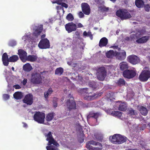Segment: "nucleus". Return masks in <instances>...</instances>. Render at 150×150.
<instances>
[{
    "label": "nucleus",
    "instance_id": "34",
    "mask_svg": "<svg viewBox=\"0 0 150 150\" xmlns=\"http://www.w3.org/2000/svg\"><path fill=\"white\" fill-rule=\"evenodd\" d=\"M130 38L132 40L134 41L136 39L138 38L141 37V34H139L138 33H136L135 34H131L130 35Z\"/></svg>",
    "mask_w": 150,
    "mask_h": 150
},
{
    "label": "nucleus",
    "instance_id": "44",
    "mask_svg": "<svg viewBox=\"0 0 150 150\" xmlns=\"http://www.w3.org/2000/svg\"><path fill=\"white\" fill-rule=\"evenodd\" d=\"M46 148L47 150H59L58 149L55 148L54 146L52 145L47 146Z\"/></svg>",
    "mask_w": 150,
    "mask_h": 150
},
{
    "label": "nucleus",
    "instance_id": "53",
    "mask_svg": "<svg viewBox=\"0 0 150 150\" xmlns=\"http://www.w3.org/2000/svg\"><path fill=\"white\" fill-rule=\"evenodd\" d=\"M68 98H69V99H70L71 100H74V98L73 97V96L71 94H69L68 96Z\"/></svg>",
    "mask_w": 150,
    "mask_h": 150
},
{
    "label": "nucleus",
    "instance_id": "57",
    "mask_svg": "<svg viewBox=\"0 0 150 150\" xmlns=\"http://www.w3.org/2000/svg\"><path fill=\"white\" fill-rule=\"evenodd\" d=\"M62 0H57L56 2L55 3L57 4L61 5L62 4Z\"/></svg>",
    "mask_w": 150,
    "mask_h": 150
},
{
    "label": "nucleus",
    "instance_id": "5",
    "mask_svg": "<svg viewBox=\"0 0 150 150\" xmlns=\"http://www.w3.org/2000/svg\"><path fill=\"white\" fill-rule=\"evenodd\" d=\"M45 116V113L39 111L36 112L34 115L33 118L38 123L42 124L44 122Z\"/></svg>",
    "mask_w": 150,
    "mask_h": 150
},
{
    "label": "nucleus",
    "instance_id": "52",
    "mask_svg": "<svg viewBox=\"0 0 150 150\" xmlns=\"http://www.w3.org/2000/svg\"><path fill=\"white\" fill-rule=\"evenodd\" d=\"M79 17L80 18H81L84 17V15L81 11H80L79 13Z\"/></svg>",
    "mask_w": 150,
    "mask_h": 150
},
{
    "label": "nucleus",
    "instance_id": "55",
    "mask_svg": "<svg viewBox=\"0 0 150 150\" xmlns=\"http://www.w3.org/2000/svg\"><path fill=\"white\" fill-rule=\"evenodd\" d=\"M61 5L66 8H67L68 7L67 4L64 3H62Z\"/></svg>",
    "mask_w": 150,
    "mask_h": 150
},
{
    "label": "nucleus",
    "instance_id": "24",
    "mask_svg": "<svg viewBox=\"0 0 150 150\" xmlns=\"http://www.w3.org/2000/svg\"><path fill=\"white\" fill-rule=\"evenodd\" d=\"M120 69L121 71H124L125 70H127L129 66L128 64L125 62H122L120 63L119 64Z\"/></svg>",
    "mask_w": 150,
    "mask_h": 150
},
{
    "label": "nucleus",
    "instance_id": "40",
    "mask_svg": "<svg viewBox=\"0 0 150 150\" xmlns=\"http://www.w3.org/2000/svg\"><path fill=\"white\" fill-rule=\"evenodd\" d=\"M111 114L113 116L119 117H121L122 115V112L119 111H112Z\"/></svg>",
    "mask_w": 150,
    "mask_h": 150
},
{
    "label": "nucleus",
    "instance_id": "37",
    "mask_svg": "<svg viewBox=\"0 0 150 150\" xmlns=\"http://www.w3.org/2000/svg\"><path fill=\"white\" fill-rule=\"evenodd\" d=\"M63 72V69L62 67H59L55 69V74L60 76L62 74Z\"/></svg>",
    "mask_w": 150,
    "mask_h": 150
},
{
    "label": "nucleus",
    "instance_id": "32",
    "mask_svg": "<svg viewBox=\"0 0 150 150\" xmlns=\"http://www.w3.org/2000/svg\"><path fill=\"white\" fill-rule=\"evenodd\" d=\"M98 11H100L102 12H106L108 11L109 8L106 7L103 4L101 6H98Z\"/></svg>",
    "mask_w": 150,
    "mask_h": 150
},
{
    "label": "nucleus",
    "instance_id": "1",
    "mask_svg": "<svg viewBox=\"0 0 150 150\" xmlns=\"http://www.w3.org/2000/svg\"><path fill=\"white\" fill-rule=\"evenodd\" d=\"M44 72H40V73H38L37 72L32 73L30 79L31 83L35 85L42 83V79L41 74H42Z\"/></svg>",
    "mask_w": 150,
    "mask_h": 150
},
{
    "label": "nucleus",
    "instance_id": "13",
    "mask_svg": "<svg viewBox=\"0 0 150 150\" xmlns=\"http://www.w3.org/2000/svg\"><path fill=\"white\" fill-rule=\"evenodd\" d=\"M81 7L83 12L86 15H89L91 12V9L87 3H83L81 4Z\"/></svg>",
    "mask_w": 150,
    "mask_h": 150
},
{
    "label": "nucleus",
    "instance_id": "42",
    "mask_svg": "<svg viewBox=\"0 0 150 150\" xmlns=\"http://www.w3.org/2000/svg\"><path fill=\"white\" fill-rule=\"evenodd\" d=\"M66 19L69 21H72L74 19V18L71 13H69L66 16Z\"/></svg>",
    "mask_w": 150,
    "mask_h": 150
},
{
    "label": "nucleus",
    "instance_id": "2",
    "mask_svg": "<svg viewBox=\"0 0 150 150\" xmlns=\"http://www.w3.org/2000/svg\"><path fill=\"white\" fill-rule=\"evenodd\" d=\"M86 147L89 150H101L102 148V145L92 140L86 142Z\"/></svg>",
    "mask_w": 150,
    "mask_h": 150
},
{
    "label": "nucleus",
    "instance_id": "9",
    "mask_svg": "<svg viewBox=\"0 0 150 150\" xmlns=\"http://www.w3.org/2000/svg\"><path fill=\"white\" fill-rule=\"evenodd\" d=\"M123 74L124 77L129 79L134 77L136 75V72L133 70L127 69L124 71Z\"/></svg>",
    "mask_w": 150,
    "mask_h": 150
},
{
    "label": "nucleus",
    "instance_id": "14",
    "mask_svg": "<svg viewBox=\"0 0 150 150\" xmlns=\"http://www.w3.org/2000/svg\"><path fill=\"white\" fill-rule=\"evenodd\" d=\"M66 105L69 111L76 109V103L75 100L69 99L66 103Z\"/></svg>",
    "mask_w": 150,
    "mask_h": 150
},
{
    "label": "nucleus",
    "instance_id": "25",
    "mask_svg": "<svg viewBox=\"0 0 150 150\" xmlns=\"http://www.w3.org/2000/svg\"><path fill=\"white\" fill-rule=\"evenodd\" d=\"M23 69L25 71L29 72L31 71L32 69V67L30 64L27 63L24 65L23 67Z\"/></svg>",
    "mask_w": 150,
    "mask_h": 150
},
{
    "label": "nucleus",
    "instance_id": "36",
    "mask_svg": "<svg viewBox=\"0 0 150 150\" xmlns=\"http://www.w3.org/2000/svg\"><path fill=\"white\" fill-rule=\"evenodd\" d=\"M118 109L120 111H125L127 109V106L126 104L125 103H121L119 105Z\"/></svg>",
    "mask_w": 150,
    "mask_h": 150
},
{
    "label": "nucleus",
    "instance_id": "35",
    "mask_svg": "<svg viewBox=\"0 0 150 150\" xmlns=\"http://www.w3.org/2000/svg\"><path fill=\"white\" fill-rule=\"evenodd\" d=\"M140 111L141 114L144 116L146 115L148 112L147 108L143 106H142L140 108Z\"/></svg>",
    "mask_w": 150,
    "mask_h": 150
},
{
    "label": "nucleus",
    "instance_id": "6",
    "mask_svg": "<svg viewBox=\"0 0 150 150\" xmlns=\"http://www.w3.org/2000/svg\"><path fill=\"white\" fill-rule=\"evenodd\" d=\"M150 78V71L148 70H143L139 77V80L142 82H145Z\"/></svg>",
    "mask_w": 150,
    "mask_h": 150
},
{
    "label": "nucleus",
    "instance_id": "26",
    "mask_svg": "<svg viewBox=\"0 0 150 150\" xmlns=\"http://www.w3.org/2000/svg\"><path fill=\"white\" fill-rule=\"evenodd\" d=\"M117 136H118V134H115L112 136H110L109 137L110 141L113 144H117Z\"/></svg>",
    "mask_w": 150,
    "mask_h": 150
},
{
    "label": "nucleus",
    "instance_id": "47",
    "mask_svg": "<svg viewBox=\"0 0 150 150\" xmlns=\"http://www.w3.org/2000/svg\"><path fill=\"white\" fill-rule=\"evenodd\" d=\"M95 2L97 4L100 6L103 4L104 2V1H102V0H95Z\"/></svg>",
    "mask_w": 150,
    "mask_h": 150
},
{
    "label": "nucleus",
    "instance_id": "16",
    "mask_svg": "<svg viewBox=\"0 0 150 150\" xmlns=\"http://www.w3.org/2000/svg\"><path fill=\"white\" fill-rule=\"evenodd\" d=\"M18 55L21 60L23 62H25L26 61V58L27 56V52L23 50L19 49L18 51Z\"/></svg>",
    "mask_w": 150,
    "mask_h": 150
},
{
    "label": "nucleus",
    "instance_id": "23",
    "mask_svg": "<svg viewBox=\"0 0 150 150\" xmlns=\"http://www.w3.org/2000/svg\"><path fill=\"white\" fill-rule=\"evenodd\" d=\"M117 137V144H122L125 142L127 140V138L126 137L120 134H118Z\"/></svg>",
    "mask_w": 150,
    "mask_h": 150
},
{
    "label": "nucleus",
    "instance_id": "48",
    "mask_svg": "<svg viewBox=\"0 0 150 150\" xmlns=\"http://www.w3.org/2000/svg\"><path fill=\"white\" fill-rule=\"evenodd\" d=\"M128 114H130L132 115H135V111L132 108H131L129 110Z\"/></svg>",
    "mask_w": 150,
    "mask_h": 150
},
{
    "label": "nucleus",
    "instance_id": "8",
    "mask_svg": "<svg viewBox=\"0 0 150 150\" xmlns=\"http://www.w3.org/2000/svg\"><path fill=\"white\" fill-rule=\"evenodd\" d=\"M46 136L47 137L46 140L48 141V145L53 144L56 146H59V144L53 138L52 133L51 132H48Z\"/></svg>",
    "mask_w": 150,
    "mask_h": 150
},
{
    "label": "nucleus",
    "instance_id": "12",
    "mask_svg": "<svg viewBox=\"0 0 150 150\" xmlns=\"http://www.w3.org/2000/svg\"><path fill=\"white\" fill-rule=\"evenodd\" d=\"M127 61L133 64H136L140 62V59L135 55H129L127 57Z\"/></svg>",
    "mask_w": 150,
    "mask_h": 150
},
{
    "label": "nucleus",
    "instance_id": "31",
    "mask_svg": "<svg viewBox=\"0 0 150 150\" xmlns=\"http://www.w3.org/2000/svg\"><path fill=\"white\" fill-rule=\"evenodd\" d=\"M54 113V112L49 113L46 115V119L47 122L51 121L53 118Z\"/></svg>",
    "mask_w": 150,
    "mask_h": 150
},
{
    "label": "nucleus",
    "instance_id": "58",
    "mask_svg": "<svg viewBox=\"0 0 150 150\" xmlns=\"http://www.w3.org/2000/svg\"><path fill=\"white\" fill-rule=\"evenodd\" d=\"M125 40L127 41H132L131 39L130 38V36L129 37H127L125 38Z\"/></svg>",
    "mask_w": 150,
    "mask_h": 150
},
{
    "label": "nucleus",
    "instance_id": "56",
    "mask_svg": "<svg viewBox=\"0 0 150 150\" xmlns=\"http://www.w3.org/2000/svg\"><path fill=\"white\" fill-rule=\"evenodd\" d=\"M27 80L26 79H24L22 83L24 86H25L27 83Z\"/></svg>",
    "mask_w": 150,
    "mask_h": 150
},
{
    "label": "nucleus",
    "instance_id": "29",
    "mask_svg": "<svg viewBox=\"0 0 150 150\" xmlns=\"http://www.w3.org/2000/svg\"><path fill=\"white\" fill-rule=\"evenodd\" d=\"M115 53L116 51L115 52L113 50H110L106 53V56L108 58H112L115 57Z\"/></svg>",
    "mask_w": 150,
    "mask_h": 150
},
{
    "label": "nucleus",
    "instance_id": "4",
    "mask_svg": "<svg viewBox=\"0 0 150 150\" xmlns=\"http://www.w3.org/2000/svg\"><path fill=\"white\" fill-rule=\"evenodd\" d=\"M97 77L100 81H103L106 76L107 72L104 67H100L96 70Z\"/></svg>",
    "mask_w": 150,
    "mask_h": 150
},
{
    "label": "nucleus",
    "instance_id": "45",
    "mask_svg": "<svg viewBox=\"0 0 150 150\" xmlns=\"http://www.w3.org/2000/svg\"><path fill=\"white\" fill-rule=\"evenodd\" d=\"M144 6L145 11L146 12H149L150 10V6L149 4L144 5Z\"/></svg>",
    "mask_w": 150,
    "mask_h": 150
},
{
    "label": "nucleus",
    "instance_id": "39",
    "mask_svg": "<svg viewBox=\"0 0 150 150\" xmlns=\"http://www.w3.org/2000/svg\"><path fill=\"white\" fill-rule=\"evenodd\" d=\"M83 35V36L85 37H89L91 40H92L93 39V35L90 31H88V32H87L86 31H84Z\"/></svg>",
    "mask_w": 150,
    "mask_h": 150
},
{
    "label": "nucleus",
    "instance_id": "30",
    "mask_svg": "<svg viewBox=\"0 0 150 150\" xmlns=\"http://www.w3.org/2000/svg\"><path fill=\"white\" fill-rule=\"evenodd\" d=\"M14 98L16 100L21 99L23 95L22 93L20 92H16L13 95Z\"/></svg>",
    "mask_w": 150,
    "mask_h": 150
},
{
    "label": "nucleus",
    "instance_id": "28",
    "mask_svg": "<svg viewBox=\"0 0 150 150\" xmlns=\"http://www.w3.org/2000/svg\"><path fill=\"white\" fill-rule=\"evenodd\" d=\"M135 4L138 8H142L144 6V2L143 0H136Z\"/></svg>",
    "mask_w": 150,
    "mask_h": 150
},
{
    "label": "nucleus",
    "instance_id": "17",
    "mask_svg": "<svg viewBox=\"0 0 150 150\" xmlns=\"http://www.w3.org/2000/svg\"><path fill=\"white\" fill-rule=\"evenodd\" d=\"M115 57L116 58L119 60H124L126 57V53L125 51L121 52H117L116 51Z\"/></svg>",
    "mask_w": 150,
    "mask_h": 150
},
{
    "label": "nucleus",
    "instance_id": "21",
    "mask_svg": "<svg viewBox=\"0 0 150 150\" xmlns=\"http://www.w3.org/2000/svg\"><path fill=\"white\" fill-rule=\"evenodd\" d=\"M2 60L3 63L5 66H8L9 64V60L8 55L6 53H4L2 55Z\"/></svg>",
    "mask_w": 150,
    "mask_h": 150
},
{
    "label": "nucleus",
    "instance_id": "50",
    "mask_svg": "<svg viewBox=\"0 0 150 150\" xmlns=\"http://www.w3.org/2000/svg\"><path fill=\"white\" fill-rule=\"evenodd\" d=\"M3 97L4 99L5 100L8 99L9 98V96L7 94H4L3 96Z\"/></svg>",
    "mask_w": 150,
    "mask_h": 150
},
{
    "label": "nucleus",
    "instance_id": "62",
    "mask_svg": "<svg viewBox=\"0 0 150 150\" xmlns=\"http://www.w3.org/2000/svg\"><path fill=\"white\" fill-rule=\"evenodd\" d=\"M110 47L114 49H117L118 48V46H111Z\"/></svg>",
    "mask_w": 150,
    "mask_h": 150
},
{
    "label": "nucleus",
    "instance_id": "54",
    "mask_svg": "<svg viewBox=\"0 0 150 150\" xmlns=\"http://www.w3.org/2000/svg\"><path fill=\"white\" fill-rule=\"evenodd\" d=\"M13 87L16 89H19L21 88V87L18 84L14 85V86H13Z\"/></svg>",
    "mask_w": 150,
    "mask_h": 150
},
{
    "label": "nucleus",
    "instance_id": "64",
    "mask_svg": "<svg viewBox=\"0 0 150 150\" xmlns=\"http://www.w3.org/2000/svg\"><path fill=\"white\" fill-rule=\"evenodd\" d=\"M23 126L24 127H26L27 126V125L26 123H23Z\"/></svg>",
    "mask_w": 150,
    "mask_h": 150
},
{
    "label": "nucleus",
    "instance_id": "33",
    "mask_svg": "<svg viewBox=\"0 0 150 150\" xmlns=\"http://www.w3.org/2000/svg\"><path fill=\"white\" fill-rule=\"evenodd\" d=\"M125 81L122 78H120L116 83V84L119 86H125Z\"/></svg>",
    "mask_w": 150,
    "mask_h": 150
},
{
    "label": "nucleus",
    "instance_id": "22",
    "mask_svg": "<svg viewBox=\"0 0 150 150\" xmlns=\"http://www.w3.org/2000/svg\"><path fill=\"white\" fill-rule=\"evenodd\" d=\"M108 43V39L105 37H103L101 38L99 43V46L102 47H105Z\"/></svg>",
    "mask_w": 150,
    "mask_h": 150
},
{
    "label": "nucleus",
    "instance_id": "46",
    "mask_svg": "<svg viewBox=\"0 0 150 150\" xmlns=\"http://www.w3.org/2000/svg\"><path fill=\"white\" fill-rule=\"evenodd\" d=\"M16 45V42L14 41H11L9 43V45L10 46L13 47Z\"/></svg>",
    "mask_w": 150,
    "mask_h": 150
},
{
    "label": "nucleus",
    "instance_id": "60",
    "mask_svg": "<svg viewBox=\"0 0 150 150\" xmlns=\"http://www.w3.org/2000/svg\"><path fill=\"white\" fill-rule=\"evenodd\" d=\"M49 94L47 92H45L44 93L45 97L46 98H48V96Z\"/></svg>",
    "mask_w": 150,
    "mask_h": 150
},
{
    "label": "nucleus",
    "instance_id": "41",
    "mask_svg": "<svg viewBox=\"0 0 150 150\" xmlns=\"http://www.w3.org/2000/svg\"><path fill=\"white\" fill-rule=\"evenodd\" d=\"M89 85L90 87H91L93 89L96 88L98 87L97 83L94 81L90 82Z\"/></svg>",
    "mask_w": 150,
    "mask_h": 150
},
{
    "label": "nucleus",
    "instance_id": "61",
    "mask_svg": "<svg viewBox=\"0 0 150 150\" xmlns=\"http://www.w3.org/2000/svg\"><path fill=\"white\" fill-rule=\"evenodd\" d=\"M77 28H81L83 27V25L81 23H79L77 24Z\"/></svg>",
    "mask_w": 150,
    "mask_h": 150
},
{
    "label": "nucleus",
    "instance_id": "3",
    "mask_svg": "<svg viewBox=\"0 0 150 150\" xmlns=\"http://www.w3.org/2000/svg\"><path fill=\"white\" fill-rule=\"evenodd\" d=\"M116 15L120 18L121 20H126L130 18L132 16L127 10L125 9H119L116 12Z\"/></svg>",
    "mask_w": 150,
    "mask_h": 150
},
{
    "label": "nucleus",
    "instance_id": "43",
    "mask_svg": "<svg viewBox=\"0 0 150 150\" xmlns=\"http://www.w3.org/2000/svg\"><path fill=\"white\" fill-rule=\"evenodd\" d=\"M58 100V98H54L53 99V106L54 108L57 107Z\"/></svg>",
    "mask_w": 150,
    "mask_h": 150
},
{
    "label": "nucleus",
    "instance_id": "19",
    "mask_svg": "<svg viewBox=\"0 0 150 150\" xmlns=\"http://www.w3.org/2000/svg\"><path fill=\"white\" fill-rule=\"evenodd\" d=\"M150 38L149 36H145L141 38H139L136 40L138 44H143L146 42Z\"/></svg>",
    "mask_w": 150,
    "mask_h": 150
},
{
    "label": "nucleus",
    "instance_id": "7",
    "mask_svg": "<svg viewBox=\"0 0 150 150\" xmlns=\"http://www.w3.org/2000/svg\"><path fill=\"white\" fill-rule=\"evenodd\" d=\"M38 46L41 49L49 48L50 44L49 40L47 38L41 39L38 44Z\"/></svg>",
    "mask_w": 150,
    "mask_h": 150
},
{
    "label": "nucleus",
    "instance_id": "11",
    "mask_svg": "<svg viewBox=\"0 0 150 150\" xmlns=\"http://www.w3.org/2000/svg\"><path fill=\"white\" fill-rule=\"evenodd\" d=\"M23 102L28 105H31L33 103V96L31 93L26 95L23 100Z\"/></svg>",
    "mask_w": 150,
    "mask_h": 150
},
{
    "label": "nucleus",
    "instance_id": "51",
    "mask_svg": "<svg viewBox=\"0 0 150 150\" xmlns=\"http://www.w3.org/2000/svg\"><path fill=\"white\" fill-rule=\"evenodd\" d=\"M83 89H85L86 90V93L89 94L91 93V92L90 91V90L91 89H89L87 88H83Z\"/></svg>",
    "mask_w": 150,
    "mask_h": 150
},
{
    "label": "nucleus",
    "instance_id": "59",
    "mask_svg": "<svg viewBox=\"0 0 150 150\" xmlns=\"http://www.w3.org/2000/svg\"><path fill=\"white\" fill-rule=\"evenodd\" d=\"M49 94H50L53 92L51 88H50L47 91Z\"/></svg>",
    "mask_w": 150,
    "mask_h": 150
},
{
    "label": "nucleus",
    "instance_id": "18",
    "mask_svg": "<svg viewBox=\"0 0 150 150\" xmlns=\"http://www.w3.org/2000/svg\"><path fill=\"white\" fill-rule=\"evenodd\" d=\"M43 26L42 25H40L38 26H36L35 29L34 30L33 33V35L36 37H38L43 29Z\"/></svg>",
    "mask_w": 150,
    "mask_h": 150
},
{
    "label": "nucleus",
    "instance_id": "20",
    "mask_svg": "<svg viewBox=\"0 0 150 150\" xmlns=\"http://www.w3.org/2000/svg\"><path fill=\"white\" fill-rule=\"evenodd\" d=\"M101 115V114L100 112H96L95 113L93 111L90 112L87 115V119H90L91 118H93L97 120L98 117Z\"/></svg>",
    "mask_w": 150,
    "mask_h": 150
},
{
    "label": "nucleus",
    "instance_id": "10",
    "mask_svg": "<svg viewBox=\"0 0 150 150\" xmlns=\"http://www.w3.org/2000/svg\"><path fill=\"white\" fill-rule=\"evenodd\" d=\"M65 28L68 33H69L76 30L77 25L72 22H70L65 25Z\"/></svg>",
    "mask_w": 150,
    "mask_h": 150
},
{
    "label": "nucleus",
    "instance_id": "38",
    "mask_svg": "<svg viewBox=\"0 0 150 150\" xmlns=\"http://www.w3.org/2000/svg\"><path fill=\"white\" fill-rule=\"evenodd\" d=\"M18 57L17 55H13L10 57L9 58V61L10 62H15L18 59Z\"/></svg>",
    "mask_w": 150,
    "mask_h": 150
},
{
    "label": "nucleus",
    "instance_id": "27",
    "mask_svg": "<svg viewBox=\"0 0 150 150\" xmlns=\"http://www.w3.org/2000/svg\"><path fill=\"white\" fill-rule=\"evenodd\" d=\"M38 58L37 57L36 55H29L26 58V60L29 61L31 62H34L36 61Z\"/></svg>",
    "mask_w": 150,
    "mask_h": 150
},
{
    "label": "nucleus",
    "instance_id": "15",
    "mask_svg": "<svg viewBox=\"0 0 150 150\" xmlns=\"http://www.w3.org/2000/svg\"><path fill=\"white\" fill-rule=\"evenodd\" d=\"M102 94V93H94L92 95L90 96L88 95L84 98V99L88 100H91L95 99L96 98L100 96Z\"/></svg>",
    "mask_w": 150,
    "mask_h": 150
},
{
    "label": "nucleus",
    "instance_id": "63",
    "mask_svg": "<svg viewBox=\"0 0 150 150\" xmlns=\"http://www.w3.org/2000/svg\"><path fill=\"white\" fill-rule=\"evenodd\" d=\"M45 37V34H43L41 36V39H44L43 38H44Z\"/></svg>",
    "mask_w": 150,
    "mask_h": 150
},
{
    "label": "nucleus",
    "instance_id": "49",
    "mask_svg": "<svg viewBox=\"0 0 150 150\" xmlns=\"http://www.w3.org/2000/svg\"><path fill=\"white\" fill-rule=\"evenodd\" d=\"M75 35L77 36L78 38L80 40H83L82 38L80 37V34L79 32L77 31L75 33Z\"/></svg>",
    "mask_w": 150,
    "mask_h": 150
}]
</instances>
